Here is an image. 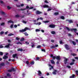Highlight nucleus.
I'll return each instance as SVG.
<instances>
[{"instance_id":"obj_18","label":"nucleus","mask_w":78,"mask_h":78,"mask_svg":"<svg viewBox=\"0 0 78 78\" xmlns=\"http://www.w3.org/2000/svg\"><path fill=\"white\" fill-rule=\"evenodd\" d=\"M14 35L13 34H8V36H13Z\"/></svg>"},{"instance_id":"obj_43","label":"nucleus","mask_w":78,"mask_h":78,"mask_svg":"<svg viewBox=\"0 0 78 78\" xmlns=\"http://www.w3.org/2000/svg\"><path fill=\"white\" fill-rule=\"evenodd\" d=\"M21 41H24V38H22L20 39Z\"/></svg>"},{"instance_id":"obj_47","label":"nucleus","mask_w":78,"mask_h":78,"mask_svg":"<svg viewBox=\"0 0 78 78\" xmlns=\"http://www.w3.org/2000/svg\"><path fill=\"white\" fill-rule=\"evenodd\" d=\"M41 50L43 51H45V49H41Z\"/></svg>"},{"instance_id":"obj_38","label":"nucleus","mask_w":78,"mask_h":78,"mask_svg":"<svg viewBox=\"0 0 78 78\" xmlns=\"http://www.w3.org/2000/svg\"><path fill=\"white\" fill-rule=\"evenodd\" d=\"M32 65H33V64H34V62H32L31 63H30Z\"/></svg>"},{"instance_id":"obj_61","label":"nucleus","mask_w":78,"mask_h":78,"mask_svg":"<svg viewBox=\"0 0 78 78\" xmlns=\"http://www.w3.org/2000/svg\"><path fill=\"white\" fill-rule=\"evenodd\" d=\"M29 63V62H28V61H27L26 62V64H28Z\"/></svg>"},{"instance_id":"obj_30","label":"nucleus","mask_w":78,"mask_h":78,"mask_svg":"<svg viewBox=\"0 0 78 78\" xmlns=\"http://www.w3.org/2000/svg\"><path fill=\"white\" fill-rule=\"evenodd\" d=\"M11 7L9 6H7V9H11Z\"/></svg>"},{"instance_id":"obj_56","label":"nucleus","mask_w":78,"mask_h":78,"mask_svg":"<svg viewBox=\"0 0 78 78\" xmlns=\"http://www.w3.org/2000/svg\"><path fill=\"white\" fill-rule=\"evenodd\" d=\"M33 7H31L30 8H29V9H33Z\"/></svg>"},{"instance_id":"obj_26","label":"nucleus","mask_w":78,"mask_h":78,"mask_svg":"<svg viewBox=\"0 0 78 78\" xmlns=\"http://www.w3.org/2000/svg\"><path fill=\"white\" fill-rule=\"evenodd\" d=\"M25 36H28V34L27 32H25L24 33Z\"/></svg>"},{"instance_id":"obj_25","label":"nucleus","mask_w":78,"mask_h":78,"mask_svg":"<svg viewBox=\"0 0 78 78\" xmlns=\"http://www.w3.org/2000/svg\"><path fill=\"white\" fill-rule=\"evenodd\" d=\"M72 42L73 45H75L76 44V43H75V42L73 41H72Z\"/></svg>"},{"instance_id":"obj_19","label":"nucleus","mask_w":78,"mask_h":78,"mask_svg":"<svg viewBox=\"0 0 78 78\" xmlns=\"http://www.w3.org/2000/svg\"><path fill=\"white\" fill-rule=\"evenodd\" d=\"M74 76H75V75L73 74L72 75V76H70V78H74Z\"/></svg>"},{"instance_id":"obj_55","label":"nucleus","mask_w":78,"mask_h":78,"mask_svg":"<svg viewBox=\"0 0 78 78\" xmlns=\"http://www.w3.org/2000/svg\"><path fill=\"white\" fill-rule=\"evenodd\" d=\"M16 44H22V43H20V42H18V43H17Z\"/></svg>"},{"instance_id":"obj_36","label":"nucleus","mask_w":78,"mask_h":78,"mask_svg":"<svg viewBox=\"0 0 78 78\" xmlns=\"http://www.w3.org/2000/svg\"><path fill=\"white\" fill-rule=\"evenodd\" d=\"M5 23H2L1 24V26H3L4 25H5Z\"/></svg>"},{"instance_id":"obj_58","label":"nucleus","mask_w":78,"mask_h":78,"mask_svg":"<svg viewBox=\"0 0 78 78\" xmlns=\"http://www.w3.org/2000/svg\"><path fill=\"white\" fill-rule=\"evenodd\" d=\"M51 9H48V11H51Z\"/></svg>"},{"instance_id":"obj_33","label":"nucleus","mask_w":78,"mask_h":78,"mask_svg":"<svg viewBox=\"0 0 78 78\" xmlns=\"http://www.w3.org/2000/svg\"><path fill=\"white\" fill-rule=\"evenodd\" d=\"M51 62L52 64H55V62H54L53 60H51Z\"/></svg>"},{"instance_id":"obj_13","label":"nucleus","mask_w":78,"mask_h":78,"mask_svg":"<svg viewBox=\"0 0 78 78\" xmlns=\"http://www.w3.org/2000/svg\"><path fill=\"white\" fill-rule=\"evenodd\" d=\"M38 75H39V76H41V74H42V73H41V72L40 71H38Z\"/></svg>"},{"instance_id":"obj_12","label":"nucleus","mask_w":78,"mask_h":78,"mask_svg":"<svg viewBox=\"0 0 78 78\" xmlns=\"http://www.w3.org/2000/svg\"><path fill=\"white\" fill-rule=\"evenodd\" d=\"M65 47L67 50H69V46H68V45L67 44H66L65 45Z\"/></svg>"},{"instance_id":"obj_64","label":"nucleus","mask_w":78,"mask_h":78,"mask_svg":"<svg viewBox=\"0 0 78 78\" xmlns=\"http://www.w3.org/2000/svg\"><path fill=\"white\" fill-rule=\"evenodd\" d=\"M8 42H11V41L9 40H8Z\"/></svg>"},{"instance_id":"obj_41","label":"nucleus","mask_w":78,"mask_h":78,"mask_svg":"<svg viewBox=\"0 0 78 78\" xmlns=\"http://www.w3.org/2000/svg\"><path fill=\"white\" fill-rule=\"evenodd\" d=\"M41 46H40V45H38L37 47V48H41Z\"/></svg>"},{"instance_id":"obj_40","label":"nucleus","mask_w":78,"mask_h":78,"mask_svg":"<svg viewBox=\"0 0 78 78\" xmlns=\"http://www.w3.org/2000/svg\"><path fill=\"white\" fill-rule=\"evenodd\" d=\"M69 23H72V22H73V21L72 20H69Z\"/></svg>"},{"instance_id":"obj_51","label":"nucleus","mask_w":78,"mask_h":78,"mask_svg":"<svg viewBox=\"0 0 78 78\" xmlns=\"http://www.w3.org/2000/svg\"><path fill=\"white\" fill-rule=\"evenodd\" d=\"M67 67H68V68H69V69H70L71 68V67L69 66H67Z\"/></svg>"},{"instance_id":"obj_14","label":"nucleus","mask_w":78,"mask_h":78,"mask_svg":"<svg viewBox=\"0 0 78 78\" xmlns=\"http://www.w3.org/2000/svg\"><path fill=\"white\" fill-rule=\"evenodd\" d=\"M8 56L5 55L3 57V59H6L7 58H8Z\"/></svg>"},{"instance_id":"obj_39","label":"nucleus","mask_w":78,"mask_h":78,"mask_svg":"<svg viewBox=\"0 0 78 78\" xmlns=\"http://www.w3.org/2000/svg\"><path fill=\"white\" fill-rule=\"evenodd\" d=\"M71 55H73V56H76V54L74 53H72L71 54Z\"/></svg>"},{"instance_id":"obj_10","label":"nucleus","mask_w":78,"mask_h":78,"mask_svg":"<svg viewBox=\"0 0 78 78\" xmlns=\"http://www.w3.org/2000/svg\"><path fill=\"white\" fill-rule=\"evenodd\" d=\"M8 24H9V23H14V22L13 21H12L11 20H10L9 21H8Z\"/></svg>"},{"instance_id":"obj_48","label":"nucleus","mask_w":78,"mask_h":78,"mask_svg":"<svg viewBox=\"0 0 78 78\" xmlns=\"http://www.w3.org/2000/svg\"><path fill=\"white\" fill-rule=\"evenodd\" d=\"M44 2L45 3H48V1H47L45 0L44 1Z\"/></svg>"},{"instance_id":"obj_6","label":"nucleus","mask_w":78,"mask_h":78,"mask_svg":"<svg viewBox=\"0 0 78 78\" xmlns=\"http://www.w3.org/2000/svg\"><path fill=\"white\" fill-rule=\"evenodd\" d=\"M49 27H50V28H55V25H54L51 24L49 25Z\"/></svg>"},{"instance_id":"obj_5","label":"nucleus","mask_w":78,"mask_h":78,"mask_svg":"<svg viewBox=\"0 0 78 78\" xmlns=\"http://www.w3.org/2000/svg\"><path fill=\"white\" fill-rule=\"evenodd\" d=\"M12 71H15V70H14V68H12V70L10 69V70H8V71L9 72H12Z\"/></svg>"},{"instance_id":"obj_23","label":"nucleus","mask_w":78,"mask_h":78,"mask_svg":"<svg viewBox=\"0 0 78 78\" xmlns=\"http://www.w3.org/2000/svg\"><path fill=\"white\" fill-rule=\"evenodd\" d=\"M18 51H23V49H21V48H19L17 50Z\"/></svg>"},{"instance_id":"obj_53","label":"nucleus","mask_w":78,"mask_h":78,"mask_svg":"<svg viewBox=\"0 0 78 78\" xmlns=\"http://www.w3.org/2000/svg\"><path fill=\"white\" fill-rule=\"evenodd\" d=\"M0 55H3V52H0Z\"/></svg>"},{"instance_id":"obj_59","label":"nucleus","mask_w":78,"mask_h":78,"mask_svg":"<svg viewBox=\"0 0 78 78\" xmlns=\"http://www.w3.org/2000/svg\"><path fill=\"white\" fill-rule=\"evenodd\" d=\"M59 43L60 44H62V41H59Z\"/></svg>"},{"instance_id":"obj_32","label":"nucleus","mask_w":78,"mask_h":78,"mask_svg":"<svg viewBox=\"0 0 78 78\" xmlns=\"http://www.w3.org/2000/svg\"><path fill=\"white\" fill-rule=\"evenodd\" d=\"M40 31V30L38 29H36V30H35V31L36 32H38V31Z\"/></svg>"},{"instance_id":"obj_2","label":"nucleus","mask_w":78,"mask_h":78,"mask_svg":"<svg viewBox=\"0 0 78 78\" xmlns=\"http://www.w3.org/2000/svg\"><path fill=\"white\" fill-rule=\"evenodd\" d=\"M66 29L68 31H74L75 32V31H76V29H69V27H66Z\"/></svg>"},{"instance_id":"obj_9","label":"nucleus","mask_w":78,"mask_h":78,"mask_svg":"<svg viewBox=\"0 0 78 78\" xmlns=\"http://www.w3.org/2000/svg\"><path fill=\"white\" fill-rule=\"evenodd\" d=\"M12 45V44H9L8 45H6L5 47H6V48H8V47H9V46H11V45Z\"/></svg>"},{"instance_id":"obj_28","label":"nucleus","mask_w":78,"mask_h":78,"mask_svg":"<svg viewBox=\"0 0 78 78\" xmlns=\"http://www.w3.org/2000/svg\"><path fill=\"white\" fill-rule=\"evenodd\" d=\"M0 14H5V12L2 11H1L0 12Z\"/></svg>"},{"instance_id":"obj_42","label":"nucleus","mask_w":78,"mask_h":78,"mask_svg":"<svg viewBox=\"0 0 78 78\" xmlns=\"http://www.w3.org/2000/svg\"><path fill=\"white\" fill-rule=\"evenodd\" d=\"M3 48V46L2 45H0V48Z\"/></svg>"},{"instance_id":"obj_22","label":"nucleus","mask_w":78,"mask_h":78,"mask_svg":"<svg viewBox=\"0 0 78 78\" xmlns=\"http://www.w3.org/2000/svg\"><path fill=\"white\" fill-rule=\"evenodd\" d=\"M24 5L23 4H21V6H23ZM17 7H20V5H17Z\"/></svg>"},{"instance_id":"obj_63","label":"nucleus","mask_w":78,"mask_h":78,"mask_svg":"<svg viewBox=\"0 0 78 78\" xmlns=\"http://www.w3.org/2000/svg\"><path fill=\"white\" fill-rule=\"evenodd\" d=\"M75 59H78V57H75Z\"/></svg>"},{"instance_id":"obj_57","label":"nucleus","mask_w":78,"mask_h":78,"mask_svg":"<svg viewBox=\"0 0 78 78\" xmlns=\"http://www.w3.org/2000/svg\"><path fill=\"white\" fill-rule=\"evenodd\" d=\"M26 44L27 45H28L29 44V43L28 42H26Z\"/></svg>"},{"instance_id":"obj_45","label":"nucleus","mask_w":78,"mask_h":78,"mask_svg":"<svg viewBox=\"0 0 78 78\" xmlns=\"http://www.w3.org/2000/svg\"><path fill=\"white\" fill-rule=\"evenodd\" d=\"M16 17H20V16L19 15H16Z\"/></svg>"},{"instance_id":"obj_16","label":"nucleus","mask_w":78,"mask_h":78,"mask_svg":"<svg viewBox=\"0 0 78 78\" xmlns=\"http://www.w3.org/2000/svg\"><path fill=\"white\" fill-rule=\"evenodd\" d=\"M44 8H48V5H44L43 6Z\"/></svg>"},{"instance_id":"obj_37","label":"nucleus","mask_w":78,"mask_h":78,"mask_svg":"<svg viewBox=\"0 0 78 78\" xmlns=\"http://www.w3.org/2000/svg\"><path fill=\"white\" fill-rule=\"evenodd\" d=\"M38 25H41V22H39L38 23H37V24H36V25H38Z\"/></svg>"},{"instance_id":"obj_4","label":"nucleus","mask_w":78,"mask_h":78,"mask_svg":"<svg viewBox=\"0 0 78 78\" xmlns=\"http://www.w3.org/2000/svg\"><path fill=\"white\" fill-rule=\"evenodd\" d=\"M48 66L49 67H51V68H50L49 69L50 70H51L52 69H53V66H51V65L49 64V65H48Z\"/></svg>"},{"instance_id":"obj_52","label":"nucleus","mask_w":78,"mask_h":78,"mask_svg":"<svg viewBox=\"0 0 78 78\" xmlns=\"http://www.w3.org/2000/svg\"><path fill=\"white\" fill-rule=\"evenodd\" d=\"M4 33V32L2 31L0 32L1 34H3Z\"/></svg>"},{"instance_id":"obj_15","label":"nucleus","mask_w":78,"mask_h":78,"mask_svg":"<svg viewBox=\"0 0 78 78\" xmlns=\"http://www.w3.org/2000/svg\"><path fill=\"white\" fill-rule=\"evenodd\" d=\"M17 56V54H13L12 55V57L13 58H16Z\"/></svg>"},{"instance_id":"obj_3","label":"nucleus","mask_w":78,"mask_h":78,"mask_svg":"<svg viewBox=\"0 0 78 78\" xmlns=\"http://www.w3.org/2000/svg\"><path fill=\"white\" fill-rule=\"evenodd\" d=\"M27 30H28V28L26 27L24 29H22L21 30H20L19 31L20 32V33H22V32H25V31H26Z\"/></svg>"},{"instance_id":"obj_11","label":"nucleus","mask_w":78,"mask_h":78,"mask_svg":"<svg viewBox=\"0 0 78 78\" xmlns=\"http://www.w3.org/2000/svg\"><path fill=\"white\" fill-rule=\"evenodd\" d=\"M41 13H42V12H39L38 11H37L36 12V14H41Z\"/></svg>"},{"instance_id":"obj_24","label":"nucleus","mask_w":78,"mask_h":78,"mask_svg":"<svg viewBox=\"0 0 78 78\" xmlns=\"http://www.w3.org/2000/svg\"><path fill=\"white\" fill-rule=\"evenodd\" d=\"M58 47V44H56L55 46H52V48H54V47Z\"/></svg>"},{"instance_id":"obj_35","label":"nucleus","mask_w":78,"mask_h":78,"mask_svg":"<svg viewBox=\"0 0 78 78\" xmlns=\"http://www.w3.org/2000/svg\"><path fill=\"white\" fill-rule=\"evenodd\" d=\"M58 12H55L54 14V15H55V16H57V15H58Z\"/></svg>"},{"instance_id":"obj_54","label":"nucleus","mask_w":78,"mask_h":78,"mask_svg":"<svg viewBox=\"0 0 78 78\" xmlns=\"http://www.w3.org/2000/svg\"><path fill=\"white\" fill-rule=\"evenodd\" d=\"M39 59H40V58L39 57H37L36 58V60L37 61V60H39Z\"/></svg>"},{"instance_id":"obj_60","label":"nucleus","mask_w":78,"mask_h":78,"mask_svg":"<svg viewBox=\"0 0 78 78\" xmlns=\"http://www.w3.org/2000/svg\"><path fill=\"white\" fill-rule=\"evenodd\" d=\"M4 65H5V63H2L1 64V66H4Z\"/></svg>"},{"instance_id":"obj_46","label":"nucleus","mask_w":78,"mask_h":78,"mask_svg":"<svg viewBox=\"0 0 78 78\" xmlns=\"http://www.w3.org/2000/svg\"><path fill=\"white\" fill-rule=\"evenodd\" d=\"M16 40H19V39H20V38H18V37H16Z\"/></svg>"},{"instance_id":"obj_31","label":"nucleus","mask_w":78,"mask_h":78,"mask_svg":"<svg viewBox=\"0 0 78 78\" xmlns=\"http://www.w3.org/2000/svg\"><path fill=\"white\" fill-rule=\"evenodd\" d=\"M43 22L44 23H48V22H49V21H43Z\"/></svg>"},{"instance_id":"obj_44","label":"nucleus","mask_w":78,"mask_h":78,"mask_svg":"<svg viewBox=\"0 0 78 78\" xmlns=\"http://www.w3.org/2000/svg\"><path fill=\"white\" fill-rule=\"evenodd\" d=\"M74 64V62H72L70 63V66H72V65H73Z\"/></svg>"},{"instance_id":"obj_27","label":"nucleus","mask_w":78,"mask_h":78,"mask_svg":"<svg viewBox=\"0 0 78 78\" xmlns=\"http://www.w3.org/2000/svg\"><path fill=\"white\" fill-rule=\"evenodd\" d=\"M13 26H14V25L13 24H11L10 26V28H13Z\"/></svg>"},{"instance_id":"obj_8","label":"nucleus","mask_w":78,"mask_h":78,"mask_svg":"<svg viewBox=\"0 0 78 78\" xmlns=\"http://www.w3.org/2000/svg\"><path fill=\"white\" fill-rule=\"evenodd\" d=\"M68 59L67 58H65L64 60V62L65 64H67V60Z\"/></svg>"},{"instance_id":"obj_62","label":"nucleus","mask_w":78,"mask_h":78,"mask_svg":"<svg viewBox=\"0 0 78 78\" xmlns=\"http://www.w3.org/2000/svg\"><path fill=\"white\" fill-rule=\"evenodd\" d=\"M76 73L77 74V75H78V71H76Z\"/></svg>"},{"instance_id":"obj_34","label":"nucleus","mask_w":78,"mask_h":78,"mask_svg":"<svg viewBox=\"0 0 78 78\" xmlns=\"http://www.w3.org/2000/svg\"><path fill=\"white\" fill-rule=\"evenodd\" d=\"M31 44H33V43H31ZM34 47V44H33L31 45V47L33 48V47Z\"/></svg>"},{"instance_id":"obj_20","label":"nucleus","mask_w":78,"mask_h":78,"mask_svg":"<svg viewBox=\"0 0 78 78\" xmlns=\"http://www.w3.org/2000/svg\"><path fill=\"white\" fill-rule=\"evenodd\" d=\"M60 19H62L63 20H64L65 18H64V17L63 16H61L60 17Z\"/></svg>"},{"instance_id":"obj_29","label":"nucleus","mask_w":78,"mask_h":78,"mask_svg":"<svg viewBox=\"0 0 78 78\" xmlns=\"http://www.w3.org/2000/svg\"><path fill=\"white\" fill-rule=\"evenodd\" d=\"M51 33L52 34H55V32L54 31H52L51 32Z\"/></svg>"},{"instance_id":"obj_7","label":"nucleus","mask_w":78,"mask_h":78,"mask_svg":"<svg viewBox=\"0 0 78 78\" xmlns=\"http://www.w3.org/2000/svg\"><path fill=\"white\" fill-rule=\"evenodd\" d=\"M57 73V70H54L53 72L52 73V74L53 75H56V73Z\"/></svg>"},{"instance_id":"obj_1","label":"nucleus","mask_w":78,"mask_h":78,"mask_svg":"<svg viewBox=\"0 0 78 78\" xmlns=\"http://www.w3.org/2000/svg\"><path fill=\"white\" fill-rule=\"evenodd\" d=\"M51 57H52L53 59H54L55 58L57 60H59L60 59V56H54V57L53 56V55H51Z\"/></svg>"},{"instance_id":"obj_17","label":"nucleus","mask_w":78,"mask_h":78,"mask_svg":"<svg viewBox=\"0 0 78 78\" xmlns=\"http://www.w3.org/2000/svg\"><path fill=\"white\" fill-rule=\"evenodd\" d=\"M10 76V74L9 73H8L7 74V76H5V78H8V77L9 76Z\"/></svg>"},{"instance_id":"obj_49","label":"nucleus","mask_w":78,"mask_h":78,"mask_svg":"<svg viewBox=\"0 0 78 78\" xmlns=\"http://www.w3.org/2000/svg\"><path fill=\"white\" fill-rule=\"evenodd\" d=\"M14 28H17V26L16 25H14Z\"/></svg>"},{"instance_id":"obj_50","label":"nucleus","mask_w":78,"mask_h":78,"mask_svg":"<svg viewBox=\"0 0 78 78\" xmlns=\"http://www.w3.org/2000/svg\"><path fill=\"white\" fill-rule=\"evenodd\" d=\"M23 23H27V22L25 21H23Z\"/></svg>"},{"instance_id":"obj_21","label":"nucleus","mask_w":78,"mask_h":78,"mask_svg":"<svg viewBox=\"0 0 78 78\" xmlns=\"http://www.w3.org/2000/svg\"><path fill=\"white\" fill-rule=\"evenodd\" d=\"M39 19H40V20H43V18L41 17H40V18H38L37 19V20H38Z\"/></svg>"}]
</instances>
